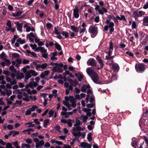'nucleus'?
Listing matches in <instances>:
<instances>
[{
	"label": "nucleus",
	"instance_id": "f257e3e1",
	"mask_svg": "<svg viewBox=\"0 0 148 148\" xmlns=\"http://www.w3.org/2000/svg\"><path fill=\"white\" fill-rule=\"evenodd\" d=\"M88 75L91 77L93 82L97 84H101L99 79V77L97 74L91 68H88L86 69Z\"/></svg>",
	"mask_w": 148,
	"mask_h": 148
},
{
	"label": "nucleus",
	"instance_id": "f03ea898",
	"mask_svg": "<svg viewBox=\"0 0 148 148\" xmlns=\"http://www.w3.org/2000/svg\"><path fill=\"white\" fill-rule=\"evenodd\" d=\"M88 75L91 77L93 82L97 84H101L99 79V77L97 74L91 68H88L86 69Z\"/></svg>",
	"mask_w": 148,
	"mask_h": 148
},
{
	"label": "nucleus",
	"instance_id": "7ed1b4c3",
	"mask_svg": "<svg viewBox=\"0 0 148 148\" xmlns=\"http://www.w3.org/2000/svg\"><path fill=\"white\" fill-rule=\"evenodd\" d=\"M29 68L30 66L27 65L25 66L22 69L23 71L25 73V76L31 78L32 76L35 77L38 75V73L35 71L33 70H27Z\"/></svg>",
	"mask_w": 148,
	"mask_h": 148
},
{
	"label": "nucleus",
	"instance_id": "20e7f679",
	"mask_svg": "<svg viewBox=\"0 0 148 148\" xmlns=\"http://www.w3.org/2000/svg\"><path fill=\"white\" fill-rule=\"evenodd\" d=\"M106 23H107L104 26V28L103 30V31H106L108 30L109 28H110L109 30L111 32L110 34L112 33V32H113L114 30V23L112 22H111L110 21L108 20V19H106Z\"/></svg>",
	"mask_w": 148,
	"mask_h": 148
},
{
	"label": "nucleus",
	"instance_id": "39448f33",
	"mask_svg": "<svg viewBox=\"0 0 148 148\" xmlns=\"http://www.w3.org/2000/svg\"><path fill=\"white\" fill-rule=\"evenodd\" d=\"M88 32L90 33L92 38H94L97 34L98 32L97 27L90 25L89 28Z\"/></svg>",
	"mask_w": 148,
	"mask_h": 148
},
{
	"label": "nucleus",
	"instance_id": "423d86ee",
	"mask_svg": "<svg viewBox=\"0 0 148 148\" xmlns=\"http://www.w3.org/2000/svg\"><path fill=\"white\" fill-rule=\"evenodd\" d=\"M82 130L80 126H75L73 127L72 133L75 136L80 137L81 136L80 131Z\"/></svg>",
	"mask_w": 148,
	"mask_h": 148
},
{
	"label": "nucleus",
	"instance_id": "0eeeda50",
	"mask_svg": "<svg viewBox=\"0 0 148 148\" xmlns=\"http://www.w3.org/2000/svg\"><path fill=\"white\" fill-rule=\"evenodd\" d=\"M17 97L19 99H22L23 100L25 101H29V97L27 93L24 92L23 93H18L17 95Z\"/></svg>",
	"mask_w": 148,
	"mask_h": 148
},
{
	"label": "nucleus",
	"instance_id": "6e6552de",
	"mask_svg": "<svg viewBox=\"0 0 148 148\" xmlns=\"http://www.w3.org/2000/svg\"><path fill=\"white\" fill-rule=\"evenodd\" d=\"M136 71L139 73H142L145 69V65L143 64H136L135 66Z\"/></svg>",
	"mask_w": 148,
	"mask_h": 148
},
{
	"label": "nucleus",
	"instance_id": "1a4fd4ad",
	"mask_svg": "<svg viewBox=\"0 0 148 148\" xmlns=\"http://www.w3.org/2000/svg\"><path fill=\"white\" fill-rule=\"evenodd\" d=\"M34 141L36 143V148H43L42 146L44 145V142L43 140L39 141L37 138H34Z\"/></svg>",
	"mask_w": 148,
	"mask_h": 148
},
{
	"label": "nucleus",
	"instance_id": "9d476101",
	"mask_svg": "<svg viewBox=\"0 0 148 148\" xmlns=\"http://www.w3.org/2000/svg\"><path fill=\"white\" fill-rule=\"evenodd\" d=\"M95 9L96 11H98L99 13L101 14L102 15L104 13L107 12V10L103 7L100 8L99 5H97L95 6Z\"/></svg>",
	"mask_w": 148,
	"mask_h": 148
},
{
	"label": "nucleus",
	"instance_id": "9b49d317",
	"mask_svg": "<svg viewBox=\"0 0 148 148\" xmlns=\"http://www.w3.org/2000/svg\"><path fill=\"white\" fill-rule=\"evenodd\" d=\"M38 85V84L36 82H31L29 83V84L25 86V90L29 92H30V90L28 88L29 87H30L32 88L36 87Z\"/></svg>",
	"mask_w": 148,
	"mask_h": 148
},
{
	"label": "nucleus",
	"instance_id": "f8f14e48",
	"mask_svg": "<svg viewBox=\"0 0 148 148\" xmlns=\"http://www.w3.org/2000/svg\"><path fill=\"white\" fill-rule=\"evenodd\" d=\"M40 51L42 53V57L45 59L48 58V55L47 53V51L45 48L42 47H40Z\"/></svg>",
	"mask_w": 148,
	"mask_h": 148
},
{
	"label": "nucleus",
	"instance_id": "ddd939ff",
	"mask_svg": "<svg viewBox=\"0 0 148 148\" xmlns=\"http://www.w3.org/2000/svg\"><path fill=\"white\" fill-rule=\"evenodd\" d=\"M87 64L88 65H90L92 66H96L97 64L94 59L93 58H90L88 59L87 62Z\"/></svg>",
	"mask_w": 148,
	"mask_h": 148
},
{
	"label": "nucleus",
	"instance_id": "4468645a",
	"mask_svg": "<svg viewBox=\"0 0 148 148\" xmlns=\"http://www.w3.org/2000/svg\"><path fill=\"white\" fill-rule=\"evenodd\" d=\"M81 25L82 27L80 28L79 30V34H81V36H82L83 34V33L86 31V26L87 25L85 23L83 22Z\"/></svg>",
	"mask_w": 148,
	"mask_h": 148
},
{
	"label": "nucleus",
	"instance_id": "2eb2a0df",
	"mask_svg": "<svg viewBox=\"0 0 148 148\" xmlns=\"http://www.w3.org/2000/svg\"><path fill=\"white\" fill-rule=\"evenodd\" d=\"M96 58L98 61V63L100 64V68L98 67L97 68V69L99 70L100 69V68H103L104 66V64L101 58L99 55H97V56Z\"/></svg>",
	"mask_w": 148,
	"mask_h": 148
},
{
	"label": "nucleus",
	"instance_id": "dca6fc26",
	"mask_svg": "<svg viewBox=\"0 0 148 148\" xmlns=\"http://www.w3.org/2000/svg\"><path fill=\"white\" fill-rule=\"evenodd\" d=\"M26 53L27 55L28 56L35 58L37 57V56L35 52H31L30 51L28 50L26 51Z\"/></svg>",
	"mask_w": 148,
	"mask_h": 148
},
{
	"label": "nucleus",
	"instance_id": "f3484780",
	"mask_svg": "<svg viewBox=\"0 0 148 148\" xmlns=\"http://www.w3.org/2000/svg\"><path fill=\"white\" fill-rule=\"evenodd\" d=\"M54 72H58L62 73L63 71V69L60 68L58 66H53L52 70Z\"/></svg>",
	"mask_w": 148,
	"mask_h": 148
},
{
	"label": "nucleus",
	"instance_id": "a211bd4d",
	"mask_svg": "<svg viewBox=\"0 0 148 148\" xmlns=\"http://www.w3.org/2000/svg\"><path fill=\"white\" fill-rule=\"evenodd\" d=\"M110 66H112V68L115 72H117L119 70V66L118 64H117L111 63L110 64Z\"/></svg>",
	"mask_w": 148,
	"mask_h": 148
},
{
	"label": "nucleus",
	"instance_id": "6ab92c4d",
	"mask_svg": "<svg viewBox=\"0 0 148 148\" xmlns=\"http://www.w3.org/2000/svg\"><path fill=\"white\" fill-rule=\"evenodd\" d=\"M73 113V112H61V115L64 116L65 118H68L69 116L71 115Z\"/></svg>",
	"mask_w": 148,
	"mask_h": 148
},
{
	"label": "nucleus",
	"instance_id": "aec40b11",
	"mask_svg": "<svg viewBox=\"0 0 148 148\" xmlns=\"http://www.w3.org/2000/svg\"><path fill=\"white\" fill-rule=\"evenodd\" d=\"M79 10L78 8H75L73 10V15L75 18H77L79 17Z\"/></svg>",
	"mask_w": 148,
	"mask_h": 148
},
{
	"label": "nucleus",
	"instance_id": "412c9836",
	"mask_svg": "<svg viewBox=\"0 0 148 148\" xmlns=\"http://www.w3.org/2000/svg\"><path fill=\"white\" fill-rule=\"evenodd\" d=\"M47 63H44L42 64H39L37 65L36 68L37 69L41 68L44 69L46 68L47 66Z\"/></svg>",
	"mask_w": 148,
	"mask_h": 148
},
{
	"label": "nucleus",
	"instance_id": "4be33fe9",
	"mask_svg": "<svg viewBox=\"0 0 148 148\" xmlns=\"http://www.w3.org/2000/svg\"><path fill=\"white\" fill-rule=\"evenodd\" d=\"M50 73V72L48 70H46L41 73L40 76L41 78L43 79L45 76L48 75Z\"/></svg>",
	"mask_w": 148,
	"mask_h": 148
},
{
	"label": "nucleus",
	"instance_id": "5701e85b",
	"mask_svg": "<svg viewBox=\"0 0 148 148\" xmlns=\"http://www.w3.org/2000/svg\"><path fill=\"white\" fill-rule=\"evenodd\" d=\"M64 99L66 101H69V100L71 103L75 102V101L74 97L72 96H66Z\"/></svg>",
	"mask_w": 148,
	"mask_h": 148
},
{
	"label": "nucleus",
	"instance_id": "b1692460",
	"mask_svg": "<svg viewBox=\"0 0 148 148\" xmlns=\"http://www.w3.org/2000/svg\"><path fill=\"white\" fill-rule=\"evenodd\" d=\"M75 76L79 81H81L84 77L83 75L80 73H76Z\"/></svg>",
	"mask_w": 148,
	"mask_h": 148
},
{
	"label": "nucleus",
	"instance_id": "393cba45",
	"mask_svg": "<svg viewBox=\"0 0 148 148\" xmlns=\"http://www.w3.org/2000/svg\"><path fill=\"white\" fill-rule=\"evenodd\" d=\"M116 18L117 19L119 20L120 21H126V19L124 16L123 15H121L120 16L117 15L116 16Z\"/></svg>",
	"mask_w": 148,
	"mask_h": 148
},
{
	"label": "nucleus",
	"instance_id": "a878e982",
	"mask_svg": "<svg viewBox=\"0 0 148 148\" xmlns=\"http://www.w3.org/2000/svg\"><path fill=\"white\" fill-rule=\"evenodd\" d=\"M94 122L93 121H90V124L87 126L88 129L90 130H92L94 127Z\"/></svg>",
	"mask_w": 148,
	"mask_h": 148
},
{
	"label": "nucleus",
	"instance_id": "bb28decb",
	"mask_svg": "<svg viewBox=\"0 0 148 148\" xmlns=\"http://www.w3.org/2000/svg\"><path fill=\"white\" fill-rule=\"evenodd\" d=\"M70 28L73 31V32L77 33L79 31V29L77 27L74 25H71V26Z\"/></svg>",
	"mask_w": 148,
	"mask_h": 148
},
{
	"label": "nucleus",
	"instance_id": "cd10ccee",
	"mask_svg": "<svg viewBox=\"0 0 148 148\" xmlns=\"http://www.w3.org/2000/svg\"><path fill=\"white\" fill-rule=\"evenodd\" d=\"M143 23L145 25L148 26V16H146L144 17L143 19Z\"/></svg>",
	"mask_w": 148,
	"mask_h": 148
},
{
	"label": "nucleus",
	"instance_id": "c85d7f7f",
	"mask_svg": "<svg viewBox=\"0 0 148 148\" xmlns=\"http://www.w3.org/2000/svg\"><path fill=\"white\" fill-rule=\"evenodd\" d=\"M88 119V117L87 116L83 115H82L80 117V120L85 123H86Z\"/></svg>",
	"mask_w": 148,
	"mask_h": 148
},
{
	"label": "nucleus",
	"instance_id": "c756f323",
	"mask_svg": "<svg viewBox=\"0 0 148 148\" xmlns=\"http://www.w3.org/2000/svg\"><path fill=\"white\" fill-rule=\"evenodd\" d=\"M23 13L22 11H19L17 12L16 13H12V15L13 17H16L20 16Z\"/></svg>",
	"mask_w": 148,
	"mask_h": 148
},
{
	"label": "nucleus",
	"instance_id": "7c9ffc66",
	"mask_svg": "<svg viewBox=\"0 0 148 148\" xmlns=\"http://www.w3.org/2000/svg\"><path fill=\"white\" fill-rule=\"evenodd\" d=\"M89 86H86L85 85H83L82 87L81 91L82 92H85L86 91L87 89L89 88Z\"/></svg>",
	"mask_w": 148,
	"mask_h": 148
},
{
	"label": "nucleus",
	"instance_id": "2f4dec72",
	"mask_svg": "<svg viewBox=\"0 0 148 148\" xmlns=\"http://www.w3.org/2000/svg\"><path fill=\"white\" fill-rule=\"evenodd\" d=\"M138 11H136L134 12L133 15L136 20H138V17H140Z\"/></svg>",
	"mask_w": 148,
	"mask_h": 148
},
{
	"label": "nucleus",
	"instance_id": "473e14b6",
	"mask_svg": "<svg viewBox=\"0 0 148 148\" xmlns=\"http://www.w3.org/2000/svg\"><path fill=\"white\" fill-rule=\"evenodd\" d=\"M25 125L27 127H34L35 125V124L32 122L27 123L25 124Z\"/></svg>",
	"mask_w": 148,
	"mask_h": 148
},
{
	"label": "nucleus",
	"instance_id": "72a5a7b5",
	"mask_svg": "<svg viewBox=\"0 0 148 148\" xmlns=\"http://www.w3.org/2000/svg\"><path fill=\"white\" fill-rule=\"evenodd\" d=\"M24 75L22 73H19L16 76V79H20L23 78L24 77Z\"/></svg>",
	"mask_w": 148,
	"mask_h": 148
},
{
	"label": "nucleus",
	"instance_id": "f704fd0d",
	"mask_svg": "<svg viewBox=\"0 0 148 148\" xmlns=\"http://www.w3.org/2000/svg\"><path fill=\"white\" fill-rule=\"evenodd\" d=\"M81 146L83 148H86L88 145H89V144L85 142H82L80 144Z\"/></svg>",
	"mask_w": 148,
	"mask_h": 148
},
{
	"label": "nucleus",
	"instance_id": "c9c22d12",
	"mask_svg": "<svg viewBox=\"0 0 148 148\" xmlns=\"http://www.w3.org/2000/svg\"><path fill=\"white\" fill-rule=\"evenodd\" d=\"M61 34L62 35L64 36L65 38H67L69 36V33L67 32L63 31L62 32Z\"/></svg>",
	"mask_w": 148,
	"mask_h": 148
},
{
	"label": "nucleus",
	"instance_id": "e433bc0d",
	"mask_svg": "<svg viewBox=\"0 0 148 148\" xmlns=\"http://www.w3.org/2000/svg\"><path fill=\"white\" fill-rule=\"evenodd\" d=\"M68 88V89H66V90L65 91L66 94L67 95H68L70 91V90H72L73 89V87L71 86H70L69 87V88Z\"/></svg>",
	"mask_w": 148,
	"mask_h": 148
},
{
	"label": "nucleus",
	"instance_id": "4c0bfd02",
	"mask_svg": "<svg viewBox=\"0 0 148 148\" xmlns=\"http://www.w3.org/2000/svg\"><path fill=\"white\" fill-rule=\"evenodd\" d=\"M92 134L91 132L89 133L87 135V139L89 142L92 140Z\"/></svg>",
	"mask_w": 148,
	"mask_h": 148
},
{
	"label": "nucleus",
	"instance_id": "58836bf2",
	"mask_svg": "<svg viewBox=\"0 0 148 148\" xmlns=\"http://www.w3.org/2000/svg\"><path fill=\"white\" fill-rule=\"evenodd\" d=\"M5 91L6 95L8 96H9L12 94V91L11 90H9L6 88L5 89Z\"/></svg>",
	"mask_w": 148,
	"mask_h": 148
},
{
	"label": "nucleus",
	"instance_id": "ea45409f",
	"mask_svg": "<svg viewBox=\"0 0 148 148\" xmlns=\"http://www.w3.org/2000/svg\"><path fill=\"white\" fill-rule=\"evenodd\" d=\"M69 82L71 85L70 86H76L77 84V83L75 81H74L71 80H69Z\"/></svg>",
	"mask_w": 148,
	"mask_h": 148
},
{
	"label": "nucleus",
	"instance_id": "a19ab883",
	"mask_svg": "<svg viewBox=\"0 0 148 148\" xmlns=\"http://www.w3.org/2000/svg\"><path fill=\"white\" fill-rule=\"evenodd\" d=\"M23 25L22 24L20 25H19L17 27V30L21 32H23Z\"/></svg>",
	"mask_w": 148,
	"mask_h": 148
},
{
	"label": "nucleus",
	"instance_id": "79ce46f5",
	"mask_svg": "<svg viewBox=\"0 0 148 148\" xmlns=\"http://www.w3.org/2000/svg\"><path fill=\"white\" fill-rule=\"evenodd\" d=\"M17 42H19L20 44H22L24 43L25 42V40H22L21 38H19L16 40Z\"/></svg>",
	"mask_w": 148,
	"mask_h": 148
},
{
	"label": "nucleus",
	"instance_id": "37998d69",
	"mask_svg": "<svg viewBox=\"0 0 148 148\" xmlns=\"http://www.w3.org/2000/svg\"><path fill=\"white\" fill-rule=\"evenodd\" d=\"M21 147L22 148H25V147L26 148H30L31 146L29 144L24 143L22 144Z\"/></svg>",
	"mask_w": 148,
	"mask_h": 148
},
{
	"label": "nucleus",
	"instance_id": "c03bdc74",
	"mask_svg": "<svg viewBox=\"0 0 148 148\" xmlns=\"http://www.w3.org/2000/svg\"><path fill=\"white\" fill-rule=\"evenodd\" d=\"M74 121L73 120H72L71 119H69L68 120L67 123L68 125V126L69 127H71L72 125V122Z\"/></svg>",
	"mask_w": 148,
	"mask_h": 148
},
{
	"label": "nucleus",
	"instance_id": "a18cd8bd",
	"mask_svg": "<svg viewBox=\"0 0 148 148\" xmlns=\"http://www.w3.org/2000/svg\"><path fill=\"white\" fill-rule=\"evenodd\" d=\"M46 26L48 29H50L53 27V25L51 23L49 22L46 23Z\"/></svg>",
	"mask_w": 148,
	"mask_h": 148
},
{
	"label": "nucleus",
	"instance_id": "49530a36",
	"mask_svg": "<svg viewBox=\"0 0 148 148\" xmlns=\"http://www.w3.org/2000/svg\"><path fill=\"white\" fill-rule=\"evenodd\" d=\"M5 64L6 65L8 66L11 64V62L10 60L7 59H5L4 60Z\"/></svg>",
	"mask_w": 148,
	"mask_h": 148
},
{
	"label": "nucleus",
	"instance_id": "de8ad7c7",
	"mask_svg": "<svg viewBox=\"0 0 148 148\" xmlns=\"http://www.w3.org/2000/svg\"><path fill=\"white\" fill-rule=\"evenodd\" d=\"M49 122V121L48 119H47L44 120V122L43 126L46 128L47 127V125L48 124Z\"/></svg>",
	"mask_w": 148,
	"mask_h": 148
},
{
	"label": "nucleus",
	"instance_id": "09e8293b",
	"mask_svg": "<svg viewBox=\"0 0 148 148\" xmlns=\"http://www.w3.org/2000/svg\"><path fill=\"white\" fill-rule=\"evenodd\" d=\"M132 146L135 148H136L137 147V143L136 141L133 140L131 143Z\"/></svg>",
	"mask_w": 148,
	"mask_h": 148
},
{
	"label": "nucleus",
	"instance_id": "8fccbe9b",
	"mask_svg": "<svg viewBox=\"0 0 148 148\" xmlns=\"http://www.w3.org/2000/svg\"><path fill=\"white\" fill-rule=\"evenodd\" d=\"M139 12V15L140 16V17H141L143 15H146V13L145 12H144L143 11H138Z\"/></svg>",
	"mask_w": 148,
	"mask_h": 148
},
{
	"label": "nucleus",
	"instance_id": "3c124183",
	"mask_svg": "<svg viewBox=\"0 0 148 148\" xmlns=\"http://www.w3.org/2000/svg\"><path fill=\"white\" fill-rule=\"evenodd\" d=\"M55 45L56 48L58 50L60 51V50H61V47L59 44H58L57 43H56L55 44Z\"/></svg>",
	"mask_w": 148,
	"mask_h": 148
},
{
	"label": "nucleus",
	"instance_id": "603ef678",
	"mask_svg": "<svg viewBox=\"0 0 148 148\" xmlns=\"http://www.w3.org/2000/svg\"><path fill=\"white\" fill-rule=\"evenodd\" d=\"M109 49V50H110V51H113V45L112 44V43L111 41L110 42Z\"/></svg>",
	"mask_w": 148,
	"mask_h": 148
},
{
	"label": "nucleus",
	"instance_id": "864d4df0",
	"mask_svg": "<svg viewBox=\"0 0 148 148\" xmlns=\"http://www.w3.org/2000/svg\"><path fill=\"white\" fill-rule=\"evenodd\" d=\"M27 36L33 38H35V36L33 32H31L30 33L27 35Z\"/></svg>",
	"mask_w": 148,
	"mask_h": 148
},
{
	"label": "nucleus",
	"instance_id": "5fc2aeb1",
	"mask_svg": "<svg viewBox=\"0 0 148 148\" xmlns=\"http://www.w3.org/2000/svg\"><path fill=\"white\" fill-rule=\"evenodd\" d=\"M29 99L30 98L33 101H35L37 99V98L36 96H29Z\"/></svg>",
	"mask_w": 148,
	"mask_h": 148
},
{
	"label": "nucleus",
	"instance_id": "6e6d98bb",
	"mask_svg": "<svg viewBox=\"0 0 148 148\" xmlns=\"http://www.w3.org/2000/svg\"><path fill=\"white\" fill-rule=\"evenodd\" d=\"M30 46L31 47L32 49L34 50L37 47L36 45L34 43L33 44H30Z\"/></svg>",
	"mask_w": 148,
	"mask_h": 148
},
{
	"label": "nucleus",
	"instance_id": "4d7b16f0",
	"mask_svg": "<svg viewBox=\"0 0 148 148\" xmlns=\"http://www.w3.org/2000/svg\"><path fill=\"white\" fill-rule=\"evenodd\" d=\"M12 56L14 58H18L19 57V55L18 53H14L12 54Z\"/></svg>",
	"mask_w": 148,
	"mask_h": 148
},
{
	"label": "nucleus",
	"instance_id": "13d9d810",
	"mask_svg": "<svg viewBox=\"0 0 148 148\" xmlns=\"http://www.w3.org/2000/svg\"><path fill=\"white\" fill-rule=\"evenodd\" d=\"M81 122L79 120H77L76 121V123L74 125L75 126H80V124Z\"/></svg>",
	"mask_w": 148,
	"mask_h": 148
},
{
	"label": "nucleus",
	"instance_id": "bf43d9fd",
	"mask_svg": "<svg viewBox=\"0 0 148 148\" xmlns=\"http://www.w3.org/2000/svg\"><path fill=\"white\" fill-rule=\"evenodd\" d=\"M34 0H30L27 2V5L28 6L32 5Z\"/></svg>",
	"mask_w": 148,
	"mask_h": 148
},
{
	"label": "nucleus",
	"instance_id": "052dcab7",
	"mask_svg": "<svg viewBox=\"0 0 148 148\" xmlns=\"http://www.w3.org/2000/svg\"><path fill=\"white\" fill-rule=\"evenodd\" d=\"M54 33L57 35H59L60 34V33L58 31V29L56 27L54 28Z\"/></svg>",
	"mask_w": 148,
	"mask_h": 148
},
{
	"label": "nucleus",
	"instance_id": "680f3d73",
	"mask_svg": "<svg viewBox=\"0 0 148 148\" xmlns=\"http://www.w3.org/2000/svg\"><path fill=\"white\" fill-rule=\"evenodd\" d=\"M54 111L52 110H51L49 113L48 117L50 118L53 114Z\"/></svg>",
	"mask_w": 148,
	"mask_h": 148
},
{
	"label": "nucleus",
	"instance_id": "e2e57ef3",
	"mask_svg": "<svg viewBox=\"0 0 148 148\" xmlns=\"http://www.w3.org/2000/svg\"><path fill=\"white\" fill-rule=\"evenodd\" d=\"M117 76L116 74H113L112 75L111 80H114L117 79Z\"/></svg>",
	"mask_w": 148,
	"mask_h": 148
},
{
	"label": "nucleus",
	"instance_id": "0e129e2a",
	"mask_svg": "<svg viewBox=\"0 0 148 148\" xmlns=\"http://www.w3.org/2000/svg\"><path fill=\"white\" fill-rule=\"evenodd\" d=\"M38 106H33L32 108H30V110L32 112H34L35 111V109L37 108Z\"/></svg>",
	"mask_w": 148,
	"mask_h": 148
},
{
	"label": "nucleus",
	"instance_id": "69168bd1",
	"mask_svg": "<svg viewBox=\"0 0 148 148\" xmlns=\"http://www.w3.org/2000/svg\"><path fill=\"white\" fill-rule=\"evenodd\" d=\"M17 38V37L16 35H14L12 39V44H14Z\"/></svg>",
	"mask_w": 148,
	"mask_h": 148
},
{
	"label": "nucleus",
	"instance_id": "338daca9",
	"mask_svg": "<svg viewBox=\"0 0 148 148\" xmlns=\"http://www.w3.org/2000/svg\"><path fill=\"white\" fill-rule=\"evenodd\" d=\"M25 142L28 144H31L32 142V140L30 138H28L26 140Z\"/></svg>",
	"mask_w": 148,
	"mask_h": 148
},
{
	"label": "nucleus",
	"instance_id": "774afa93",
	"mask_svg": "<svg viewBox=\"0 0 148 148\" xmlns=\"http://www.w3.org/2000/svg\"><path fill=\"white\" fill-rule=\"evenodd\" d=\"M15 148H20V147L18 146V143L16 141L13 144Z\"/></svg>",
	"mask_w": 148,
	"mask_h": 148
}]
</instances>
